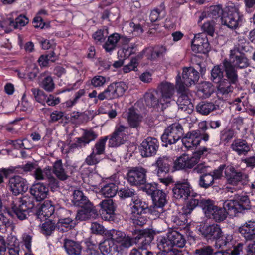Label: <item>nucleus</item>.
Instances as JSON below:
<instances>
[{"label":"nucleus","mask_w":255,"mask_h":255,"mask_svg":"<svg viewBox=\"0 0 255 255\" xmlns=\"http://www.w3.org/2000/svg\"><path fill=\"white\" fill-rule=\"evenodd\" d=\"M48 188L42 183L34 184L30 188L31 195L38 201L45 199L48 194Z\"/></svg>","instance_id":"28"},{"label":"nucleus","mask_w":255,"mask_h":255,"mask_svg":"<svg viewBox=\"0 0 255 255\" xmlns=\"http://www.w3.org/2000/svg\"><path fill=\"white\" fill-rule=\"evenodd\" d=\"M221 66H215L211 71V79L215 83L221 81L223 77V72L221 68Z\"/></svg>","instance_id":"53"},{"label":"nucleus","mask_w":255,"mask_h":255,"mask_svg":"<svg viewBox=\"0 0 255 255\" xmlns=\"http://www.w3.org/2000/svg\"><path fill=\"white\" fill-rule=\"evenodd\" d=\"M123 117L127 119L129 125L132 128H136L138 126L142 119V117L132 108H129L123 114Z\"/></svg>","instance_id":"33"},{"label":"nucleus","mask_w":255,"mask_h":255,"mask_svg":"<svg viewBox=\"0 0 255 255\" xmlns=\"http://www.w3.org/2000/svg\"><path fill=\"white\" fill-rule=\"evenodd\" d=\"M110 180V179H107L103 181V183L105 182V183L104 185H101L100 193L105 197H114L118 190L117 186L114 183L111 182Z\"/></svg>","instance_id":"37"},{"label":"nucleus","mask_w":255,"mask_h":255,"mask_svg":"<svg viewBox=\"0 0 255 255\" xmlns=\"http://www.w3.org/2000/svg\"><path fill=\"white\" fill-rule=\"evenodd\" d=\"M173 163L171 157L163 155L157 158L152 166L155 167V171L157 176L162 177L169 172Z\"/></svg>","instance_id":"14"},{"label":"nucleus","mask_w":255,"mask_h":255,"mask_svg":"<svg viewBox=\"0 0 255 255\" xmlns=\"http://www.w3.org/2000/svg\"><path fill=\"white\" fill-rule=\"evenodd\" d=\"M199 74L193 67H184L182 78L178 74L176 78V87L178 92H185L187 88L194 85L199 80Z\"/></svg>","instance_id":"7"},{"label":"nucleus","mask_w":255,"mask_h":255,"mask_svg":"<svg viewBox=\"0 0 255 255\" xmlns=\"http://www.w3.org/2000/svg\"><path fill=\"white\" fill-rule=\"evenodd\" d=\"M76 224V221L71 218H64L59 219L57 225L58 229L62 231H65L68 229L73 228Z\"/></svg>","instance_id":"46"},{"label":"nucleus","mask_w":255,"mask_h":255,"mask_svg":"<svg viewBox=\"0 0 255 255\" xmlns=\"http://www.w3.org/2000/svg\"><path fill=\"white\" fill-rule=\"evenodd\" d=\"M130 206L131 215L143 214L148 207V204L137 196L132 197Z\"/></svg>","instance_id":"29"},{"label":"nucleus","mask_w":255,"mask_h":255,"mask_svg":"<svg viewBox=\"0 0 255 255\" xmlns=\"http://www.w3.org/2000/svg\"><path fill=\"white\" fill-rule=\"evenodd\" d=\"M228 79L230 80V82L224 79L218 83H219L217 86V95L218 96L226 95L232 91L233 87L231 86V84L233 83L231 82L229 79Z\"/></svg>","instance_id":"41"},{"label":"nucleus","mask_w":255,"mask_h":255,"mask_svg":"<svg viewBox=\"0 0 255 255\" xmlns=\"http://www.w3.org/2000/svg\"><path fill=\"white\" fill-rule=\"evenodd\" d=\"M121 39L126 42H128L130 40L128 37H121L118 33H115L109 36L107 41L103 45V48L106 52H110L115 49L117 42Z\"/></svg>","instance_id":"36"},{"label":"nucleus","mask_w":255,"mask_h":255,"mask_svg":"<svg viewBox=\"0 0 255 255\" xmlns=\"http://www.w3.org/2000/svg\"><path fill=\"white\" fill-rule=\"evenodd\" d=\"M147 171L142 167L134 168L129 170L127 175L128 182L132 185L144 184L146 182Z\"/></svg>","instance_id":"18"},{"label":"nucleus","mask_w":255,"mask_h":255,"mask_svg":"<svg viewBox=\"0 0 255 255\" xmlns=\"http://www.w3.org/2000/svg\"><path fill=\"white\" fill-rule=\"evenodd\" d=\"M29 20L24 15H20L13 21L14 29H20L28 23Z\"/></svg>","instance_id":"56"},{"label":"nucleus","mask_w":255,"mask_h":255,"mask_svg":"<svg viewBox=\"0 0 255 255\" xmlns=\"http://www.w3.org/2000/svg\"><path fill=\"white\" fill-rule=\"evenodd\" d=\"M142 214L130 215V219L134 225L141 226L146 223L147 221L146 218L145 216H142Z\"/></svg>","instance_id":"58"},{"label":"nucleus","mask_w":255,"mask_h":255,"mask_svg":"<svg viewBox=\"0 0 255 255\" xmlns=\"http://www.w3.org/2000/svg\"><path fill=\"white\" fill-rule=\"evenodd\" d=\"M225 175L228 182L232 185H236L239 184H246L248 181L247 174L237 171L232 165H228L225 168Z\"/></svg>","instance_id":"13"},{"label":"nucleus","mask_w":255,"mask_h":255,"mask_svg":"<svg viewBox=\"0 0 255 255\" xmlns=\"http://www.w3.org/2000/svg\"><path fill=\"white\" fill-rule=\"evenodd\" d=\"M166 51V48L163 46H156L145 48L141 53V56L146 57L147 59L154 60L163 55Z\"/></svg>","instance_id":"30"},{"label":"nucleus","mask_w":255,"mask_h":255,"mask_svg":"<svg viewBox=\"0 0 255 255\" xmlns=\"http://www.w3.org/2000/svg\"><path fill=\"white\" fill-rule=\"evenodd\" d=\"M192 188L187 181L179 182L173 188L174 196L177 199H186L192 193Z\"/></svg>","instance_id":"24"},{"label":"nucleus","mask_w":255,"mask_h":255,"mask_svg":"<svg viewBox=\"0 0 255 255\" xmlns=\"http://www.w3.org/2000/svg\"><path fill=\"white\" fill-rule=\"evenodd\" d=\"M215 246L217 248H223L224 246H230L233 244V237L230 234H220L216 239Z\"/></svg>","instance_id":"42"},{"label":"nucleus","mask_w":255,"mask_h":255,"mask_svg":"<svg viewBox=\"0 0 255 255\" xmlns=\"http://www.w3.org/2000/svg\"><path fill=\"white\" fill-rule=\"evenodd\" d=\"M231 148L238 155H245L250 150V146L246 141L241 139H235L231 145Z\"/></svg>","instance_id":"35"},{"label":"nucleus","mask_w":255,"mask_h":255,"mask_svg":"<svg viewBox=\"0 0 255 255\" xmlns=\"http://www.w3.org/2000/svg\"><path fill=\"white\" fill-rule=\"evenodd\" d=\"M53 172L59 180H65L68 178V175L63 169L60 160L55 162L53 165Z\"/></svg>","instance_id":"45"},{"label":"nucleus","mask_w":255,"mask_h":255,"mask_svg":"<svg viewBox=\"0 0 255 255\" xmlns=\"http://www.w3.org/2000/svg\"><path fill=\"white\" fill-rule=\"evenodd\" d=\"M198 112L202 115H207L216 109V106L211 102H201L196 107Z\"/></svg>","instance_id":"43"},{"label":"nucleus","mask_w":255,"mask_h":255,"mask_svg":"<svg viewBox=\"0 0 255 255\" xmlns=\"http://www.w3.org/2000/svg\"><path fill=\"white\" fill-rule=\"evenodd\" d=\"M214 90L212 84L209 82H203L198 86V95L202 98L209 97Z\"/></svg>","instance_id":"39"},{"label":"nucleus","mask_w":255,"mask_h":255,"mask_svg":"<svg viewBox=\"0 0 255 255\" xmlns=\"http://www.w3.org/2000/svg\"><path fill=\"white\" fill-rule=\"evenodd\" d=\"M223 14L222 8L220 5L212 6L206 11H204L201 13L198 22H201L204 19L208 17L216 19L217 18L222 16Z\"/></svg>","instance_id":"34"},{"label":"nucleus","mask_w":255,"mask_h":255,"mask_svg":"<svg viewBox=\"0 0 255 255\" xmlns=\"http://www.w3.org/2000/svg\"><path fill=\"white\" fill-rule=\"evenodd\" d=\"M159 231H156L153 230H151V233H148L146 231H140L138 235L135 237V238H131L134 241L132 245L134 244L139 243L141 244L142 246L140 249H132L130 252L129 255H153L152 252L147 251L146 250V247L147 245H149L152 241L154 235L159 233Z\"/></svg>","instance_id":"9"},{"label":"nucleus","mask_w":255,"mask_h":255,"mask_svg":"<svg viewBox=\"0 0 255 255\" xmlns=\"http://www.w3.org/2000/svg\"><path fill=\"white\" fill-rule=\"evenodd\" d=\"M174 94V85L168 82H163L156 90L146 93L144 99L148 106L153 107L157 111H163L175 101Z\"/></svg>","instance_id":"3"},{"label":"nucleus","mask_w":255,"mask_h":255,"mask_svg":"<svg viewBox=\"0 0 255 255\" xmlns=\"http://www.w3.org/2000/svg\"><path fill=\"white\" fill-rule=\"evenodd\" d=\"M136 50V47L133 45H126L119 51L118 54L121 58L126 59L135 53Z\"/></svg>","instance_id":"48"},{"label":"nucleus","mask_w":255,"mask_h":255,"mask_svg":"<svg viewBox=\"0 0 255 255\" xmlns=\"http://www.w3.org/2000/svg\"><path fill=\"white\" fill-rule=\"evenodd\" d=\"M81 207L82 209L77 212L75 217L76 220L81 221L92 218H95L97 216V212L94 209L91 203Z\"/></svg>","instance_id":"27"},{"label":"nucleus","mask_w":255,"mask_h":255,"mask_svg":"<svg viewBox=\"0 0 255 255\" xmlns=\"http://www.w3.org/2000/svg\"><path fill=\"white\" fill-rule=\"evenodd\" d=\"M209 44L206 36L196 34L192 41L191 49L195 53H205L209 50Z\"/></svg>","instance_id":"21"},{"label":"nucleus","mask_w":255,"mask_h":255,"mask_svg":"<svg viewBox=\"0 0 255 255\" xmlns=\"http://www.w3.org/2000/svg\"><path fill=\"white\" fill-rule=\"evenodd\" d=\"M235 135V131L230 129H225L221 132V139L225 141L228 142L232 139Z\"/></svg>","instance_id":"63"},{"label":"nucleus","mask_w":255,"mask_h":255,"mask_svg":"<svg viewBox=\"0 0 255 255\" xmlns=\"http://www.w3.org/2000/svg\"><path fill=\"white\" fill-rule=\"evenodd\" d=\"M208 153V149L204 147L194 152L192 156L183 154L174 161V168L176 170L191 168L199 162L202 156L207 155Z\"/></svg>","instance_id":"8"},{"label":"nucleus","mask_w":255,"mask_h":255,"mask_svg":"<svg viewBox=\"0 0 255 255\" xmlns=\"http://www.w3.org/2000/svg\"><path fill=\"white\" fill-rule=\"evenodd\" d=\"M214 180L211 174H205L200 177L199 184L202 187L207 188L213 184Z\"/></svg>","instance_id":"50"},{"label":"nucleus","mask_w":255,"mask_h":255,"mask_svg":"<svg viewBox=\"0 0 255 255\" xmlns=\"http://www.w3.org/2000/svg\"><path fill=\"white\" fill-rule=\"evenodd\" d=\"M200 206L205 215L216 222L224 220L227 214L235 216L251 208L250 201L247 196H238L235 199L226 200L223 208L216 205L214 201L209 199L202 200Z\"/></svg>","instance_id":"1"},{"label":"nucleus","mask_w":255,"mask_h":255,"mask_svg":"<svg viewBox=\"0 0 255 255\" xmlns=\"http://www.w3.org/2000/svg\"><path fill=\"white\" fill-rule=\"evenodd\" d=\"M33 207V198L25 196L20 198L18 202L12 206V210L17 218L22 220L26 218L29 210Z\"/></svg>","instance_id":"11"},{"label":"nucleus","mask_w":255,"mask_h":255,"mask_svg":"<svg viewBox=\"0 0 255 255\" xmlns=\"http://www.w3.org/2000/svg\"><path fill=\"white\" fill-rule=\"evenodd\" d=\"M150 213L154 218H162L164 217L165 211L163 207L154 204V206L150 209Z\"/></svg>","instance_id":"57"},{"label":"nucleus","mask_w":255,"mask_h":255,"mask_svg":"<svg viewBox=\"0 0 255 255\" xmlns=\"http://www.w3.org/2000/svg\"><path fill=\"white\" fill-rule=\"evenodd\" d=\"M178 93H181L177 101L179 109L188 114L191 113L193 111V105L187 94L186 89L185 92Z\"/></svg>","instance_id":"32"},{"label":"nucleus","mask_w":255,"mask_h":255,"mask_svg":"<svg viewBox=\"0 0 255 255\" xmlns=\"http://www.w3.org/2000/svg\"><path fill=\"white\" fill-rule=\"evenodd\" d=\"M239 232L247 240L255 239V221H249L239 229Z\"/></svg>","instance_id":"31"},{"label":"nucleus","mask_w":255,"mask_h":255,"mask_svg":"<svg viewBox=\"0 0 255 255\" xmlns=\"http://www.w3.org/2000/svg\"><path fill=\"white\" fill-rule=\"evenodd\" d=\"M159 143L157 140L153 137H148L140 146V152L143 157H149L155 155L157 151Z\"/></svg>","instance_id":"20"},{"label":"nucleus","mask_w":255,"mask_h":255,"mask_svg":"<svg viewBox=\"0 0 255 255\" xmlns=\"http://www.w3.org/2000/svg\"><path fill=\"white\" fill-rule=\"evenodd\" d=\"M6 214L12 215L7 208L5 212L3 211L0 212V229L1 227L5 228L6 226L10 225L9 219L6 216Z\"/></svg>","instance_id":"59"},{"label":"nucleus","mask_w":255,"mask_h":255,"mask_svg":"<svg viewBox=\"0 0 255 255\" xmlns=\"http://www.w3.org/2000/svg\"><path fill=\"white\" fill-rule=\"evenodd\" d=\"M152 198L154 204L160 207H164L167 202L166 194L162 190H157Z\"/></svg>","instance_id":"44"},{"label":"nucleus","mask_w":255,"mask_h":255,"mask_svg":"<svg viewBox=\"0 0 255 255\" xmlns=\"http://www.w3.org/2000/svg\"><path fill=\"white\" fill-rule=\"evenodd\" d=\"M54 207L49 201H45L38 208L36 217L40 221H45L54 213Z\"/></svg>","instance_id":"26"},{"label":"nucleus","mask_w":255,"mask_h":255,"mask_svg":"<svg viewBox=\"0 0 255 255\" xmlns=\"http://www.w3.org/2000/svg\"><path fill=\"white\" fill-rule=\"evenodd\" d=\"M106 239L99 245L100 251L96 246L89 249L92 255H99L100 252L104 255H108L112 251L119 252V249L128 248L132 246L133 240L129 236L119 230H110L105 233Z\"/></svg>","instance_id":"2"},{"label":"nucleus","mask_w":255,"mask_h":255,"mask_svg":"<svg viewBox=\"0 0 255 255\" xmlns=\"http://www.w3.org/2000/svg\"><path fill=\"white\" fill-rule=\"evenodd\" d=\"M31 91L36 100L38 102L44 104L45 101L46 99V96L44 93L36 88L32 89Z\"/></svg>","instance_id":"61"},{"label":"nucleus","mask_w":255,"mask_h":255,"mask_svg":"<svg viewBox=\"0 0 255 255\" xmlns=\"http://www.w3.org/2000/svg\"><path fill=\"white\" fill-rule=\"evenodd\" d=\"M97 137L96 133L92 130H84L82 136L80 138H76L73 143L70 145V150L76 148H82L91 141L94 140Z\"/></svg>","instance_id":"22"},{"label":"nucleus","mask_w":255,"mask_h":255,"mask_svg":"<svg viewBox=\"0 0 255 255\" xmlns=\"http://www.w3.org/2000/svg\"><path fill=\"white\" fill-rule=\"evenodd\" d=\"M51 174V169L48 167L43 170L40 168H36L33 175L36 180H44L50 178Z\"/></svg>","instance_id":"47"},{"label":"nucleus","mask_w":255,"mask_h":255,"mask_svg":"<svg viewBox=\"0 0 255 255\" xmlns=\"http://www.w3.org/2000/svg\"><path fill=\"white\" fill-rule=\"evenodd\" d=\"M13 20L10 17L0 20V28L8 33L14 29Z\"/></svg>","instance_id":"52"},{"label":"nucleus","mask_w":255,"mask_h":255,"mask_svg":"<svg viewBox=\"0 0 255 255\" xmlns=\"http://www.w3.org/2000/svg\"><path fill=\"white\" fill-rule=\"evenodd\" d=\"M183 131L181 126L174 123L168 127L161 136V140L167 146L168 144L175 143L183 135Z\"/></svg>","instance_id":"12"},{"label":"nucleus","mask_w":255,"mask_h":255,"mask_svg":"<svg viewBox=\"0 0 255 255\" xmlns=\"http://www.w3.org/2000/svg\"><path fill=\"white\" fill-rule=\"evenodd\" d=\"M248 64L247 58L239 50H231L229 61L225 60L223 63L228 79L233 83H236L238 81L236 69L246 67Z\"/></svg>","instance_id":"4"},{"label":"nucleus","mask_w":255,"mask_h":255,"mask_svg":"<svg viewBox=\"0 0 255 255\" xmlns=\"http://www.w3.org/2000/svg\"><path fill=\"white\" fill-rule=\"evenodd\" d=\"M20 107L21 110L28 113L30 112L33 109V106L29 101L25 93H24L22 95Z\"/></svg>","instance_id":"55"},{"label":"nucleus","mask_w":255,"mask_h":255,"mask_svg":"<svg viewBox=\"0 0 255 255\" xmlns=\"http://www.w3.org/2000/svg\"><path fill=\"white\" fill-rule=\"evenodd\" d=\"M72 202L74 205L79 207H83L88 204H91L87 198L84 196L82 192L79 190L74 191Z\"/></svg>","instance_id":"40"},{"label":"nucleus","mask_w":255,"mask_h":255,"mask_svg":"<svg viewBox=\"0 0 255 255\" xmlns=\"http://www.w3.org/2000/svg\"><path fill=\"white\" fill-rule=\"evenodd\" d=\"M198 230L207 240H215L221 234L220 226L215 224L212 225L201 224L198 227Z\"/></svg>","instance_id":"19"},{"label":"nucleus","mask_w":255,"mask_h":255,"mask_svg":"<svg viewBox=\"0 0 255 255\" xmlns=\"http://www.w3.org/2000/svg\"><path fill=\"white\" fill-rule=\"evenodd\" d=\"M128 131V128L124 126L121 122L117 124L115 131L109 140L110 146L117 147L124 144L127 140L126 134Z\"/></svg>","instance_id":"16"},{"label":"nucleus","mask_w":255,"mask_h":255,"mask_svg":"<svg viewBox=\"0 0 255 255\" xmlns=\"http://www.w3.org/2000/svg\"><path fill=\"white\" fill-rule=\"evenodd\" d=\"M11 144L15 148L19 149L24 148L25 149H30L31 146L29 145V141L26 139L23 140H16L11 141Z\"/></svg>","instance_id":"60"},{"label":"nucleus","mask_w":255,"mask_h":255,"mask_svg":"<svg viewBox=\"0 0 255 255\" xmlns=\"http://www.w3.org/2000/svg\"><path fill=\"white\" fill-rule=\"evenodd\" d=\"M186 243L184 236L175 230L169 231L166 237L159 236L157 238V246L161 251H169L174 248H183Z\"/></svg>","instance_id":"5"},{"label":"nucleus","mask_w":255,"mask_h":255,"mask_svg":"<svg viewBox=\"0 0 255 255\" xmlns=\"http://www.w3.org/2000/svg\"><path fill=\"white\" fill-rule=\"evenodd\" d=\"M55 227V223L51 220H48L40 226V232L46 236L50 235L54 230Z\"/></svg>","instance_id":"51"},{"label":"nucleus","mask_w":255,"mask_h":255,"mask_svg":"<svg viewBox=\"0 0 255 255\" xmlns=\"http://www.w3.org/2000/svg\"><path fill=\"white\" fill-rule=\"evenodd\" d=\"M201 140V133L199 130H194L188 133L182 139L183 144L187 149L196 147Z\"/></svg>","instance_id":"23"},{"label":"nucleus","mask_w":255,"mask_h":255,"mask_svg":"<svg viewBox=\"0 0 255 255\" xmlns=\"http://www.w3.org/2000/svg\"><path fill=\"white\" fill-rule=\"evenodd\" d=\"M106 82V78L100 75L94 76L91 80V84L95 88L103 86Z\"/></svg>","instance_id":"62"},{"label":"nucleus","mask_w":255,"mask_h":255,"mask_svg":"<svg viewBox=\"0 0 255 255\" xmlns=\"http://www.w3.org/2000/svg\"><path fill=\"white\" fill-rule=\"evenodd\" d=\"M99 205L101 207L100 213L102 218L105 220H110L115 209L113 200L111 199H105L100 202Z\"/></svg>","instance_id":"25"},{"label":"nucleus","mask_w":255,"mask_h":255,"mask_svg":"<svg viewBox=\"0 0 255 255\" xmlns=\"http://www.w3.org/2000/svg\"><path fill=\"white\" fill-rule=\"evenodd\" d=\"M192 196H189V198L187 203V207L189 210V211L193 210L196 206L199 205L200 207V202L202 200H199L200 198V196L197 194L192 193ZM203 199H202L203 200Z\"/></svg>","instance_id":"49"},{"label":"nucleus","mask_w":255,"mask_h":255,"mask_svg":"<svg viewBox=\"0 0 255 255\" xmlns=\"http://www.w3.org/2000/svg\"><path fill=\"white\" fill-rule=\"evenodd\" d=\"M64 247L69 255H79L82 250L81 246L79 243L69 239L64 240Z\"/></svg>","instance_id":"38"},{"label":"nucleus","mask_w":255,"mask_h":255,"mask_svg":"<svg viewBox=\"0 0 255 255\" xmlns=\"http://www.w3.org/2000/svg\"><path fill=\"white\" fill-rule=\"evenodd\" d=\"M8 187L10 191L15 196L25 193L29 187L27 181L19 176H14L10 178Z\"/></svg>","instance_id":"17"},{"label":"nucleus","mask_w":255,"mask_h":255,"mask_svg":"<svg viewBox=\"0 0 255 255\" xmlns=\"http://www.w3.org/2000/svg\"><path fill=\"white\" fill-rule=\"evenodd\" d=\"M128 89V86L123 82L113 83L102 92L98 94L99 100H111L122 96Z\"/></svg>","instance_id":"10"},{"label":"nucleus","mask_w":255,"mask_h":255,"mask_svg":"<svg viewBox=\"0 0 255 255\" xmlns=\"http://www.w3.org/2000/svg\"><path fill=\"white\" fill-rule=\"evenodd\" d=\"M222 23L231 29H235L243 22V15L240 13L239 5L229 2L227 3L223 16Z\"/></svg>","instance_id":"6"},{"label":"nucleus","mask_w":255,"mask_h":255,"mask_svg":"<svg viewBox=\"0 0 255 255\" xmlns=\"http://www.w3.org/2000/svg\"><path fill=\"white\" fill-rule=\"evenodd\" d=\"M197 255H212L214 253L213 248L210 246H205L195 250Z\"/></svg>","instance_id":"64"},{"label":"nucleus","mask_w":255,"mask_h":255,"mask_svg":"<svg viewBox=\"0 0 255 255\" xmlns=\"http://www.w3.org/2000/svg\"><path fill=\"white\" fill-rule=\"evenodd\" d=\"M107 137L99 140L92 149V153L87 156L85 159V162L89 165H93L99 163L101 160V155L105 151V144Z\"/></svg>","instance_id":"15"},{"label":"nucleus","mask_w":255,"mask_h":255,"mask_svg":"<svg viewBox=\"0 0 255 255\" xmlns=\"http://www.w3.org/2000/svg\"><path fill=\"white\" fill-rule=\"evenodd\" d=\"M164 15V8L161 6L160 8H155L151 11L150 15V19L151 22H155L162 18Z\"/></svg>","instance_id":"54"}]
</instances>
